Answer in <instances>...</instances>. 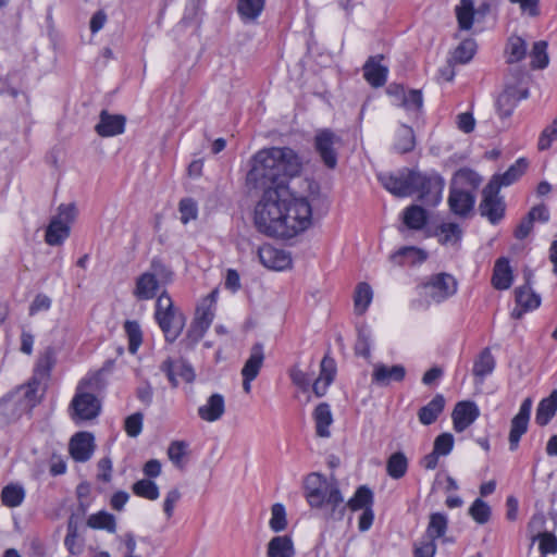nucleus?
<instances>
[{"label": "nucleus", "instance_id": "nucleus-1", "mask_svg": "<svg viewBox=\"0 0 557 557\" xmlns=\"http://www.w3.org/2000/svg\"><path fill=\"white\" fill-rule=\"evenodd\" d=\"M302 162L289 147L258 151L247 174V183L262 190L255 208L256 228L270 237L293 238L310 227L312 209L307 198H290L288 183L299 175Z\"/></svg>", "mask_w": 557, "mask_h": 557}, {"label": "nucleus", "instance_id": "nucleus-2", "mask_svg": "<svg viewBox=\"0 0 557 557\" xmlns=\"http://www.w3.org/2000/svg\"><path fill=\"white\" fill-rule=\"evenodd\" d=\"M305 497L311 508L323 510L326 520L342 521L346 513L344 496L338 481L312 472L307 475L304 484Z\"/></svg>", "mask_w": 557, "mask_h": 557}, {"label": "nucleus", "instance_id": "nucleus-3", "mask_svg": "<svg viewBox=\"0 0 557 557\" xmlns=\"http://www.w3.org/2000/svg\"><path fill=\"white\" fill-rule=\"evenodd\" d=\"M154 319L168 343H174L185 326V317L174 307L166 290H163L157 298Z\"/></svg>", "mask_w": 557, "mask_h": 557}, {"label": "nucleus", "instance_id": "nucleus-4", "mask_svg": "<svg viewBox=\"0 0 557 557\" xmlns=\"http://www.w3.org/2000/svg\"><path fill=\"white\" fill-rule=\"evenodd\" d=\"M445 186L444 178L436 171H416L411 186L412 195H418V200L430 207H436L443 199Z\"/></svg>", "mask_w": 557, "mask_h": 557}, {"label": "nucleus", "instance_id": "nucleus-5", "mask_svg": "<svg viewBox=\"0 0 557 557\" xmlns=\"http://www.w3.org/2000/svg\"><path fill=\"white\" fill-rule=\"evenodd\" d=\"M76 208L73 203L60 205L46 228L45 240L50 246L62 245L70 236V224L75 219Z\"/></svg>", "mask_w": 557, "mask_h": 557}, {"label": "nucleus", "instance_id": "nucleus-6", "mask_svg": "<svg viewBox=\"0 0 557 557\" xmlns=\"http://www.w3.org/2000/svg\"><path fill=\"white\" fill-rule=\"evenodd\" d=\"M67 412L75 424L94 420L101 412V400L92 393H86L75 388Z\"/></svg>", "mask_w": 557, "mask_h": 557}, {"label": "nucleus", "instance_id": "nucleus-7", "mask_svg": "<svg viewBox=\"0 0 557 557\" xmlns=\"http://www.w3.org/2000/svg\"><path fill=\"white\" fill-rule=\"evenodd\" d=\"M342 146V138L331 128H320L313 137V148L323 165L334 170L338 163V148Z\"/></svg>", "mask_w": 557, "mask_h": 557}, {"label": "nucleus", "instance_id": "nucleus-8", "mask_svg": "<svg viewBox=\"0 0 557 557\" xmlns=\"http://www.w3.org/2000/svg\"><path fill=\"white\" fill-rule=\"evenodd\" d=\"M499 191L496 180H491L482 190V200L479 206L481 215L493 225L504 218L506 210L504 198L499 196Z\"/></svg>", "mask_w": 557, "mask_h": 557}, {"label": "nucleus", "instance_id": "nucleus-9", "mask_svg": "<svg viewBox=\"0 0 557 557\" xmlns=\"http://www.w3.org/2000/svg\"><path fill=\"white\" fill-rule=\"evenodd\" d=\"M425 295L440 304L454 296L458 289L457 280L449 273H436L421 284Z\"/></svg>", "mask_w": 557, "mask_h": 557}, {"label": "nucleus", "instance_id": "nucleus-10", "mask_svg": "<svg viewBox=\"0 0 557 557\" xmlns=\"http://www.w3.org/2000/svg\"><path fill=\"white\" fill-rule=\"evenodd\" d=\"M416 171L403 169L397 173H383L379 175V181L383 187L397 197L412 196L411 186L414 181Z\"/></svg>", "mask_w": 557, "mask_h": 557}, {"label": "nucleus", "instance_id": "nucleus-11", "mask_svg": "<svg viewBox=\"0 0 557 557\" xmlns=\"http://www.w3.org/2000/svg\"><path fill=\"white\" fill-rule=\"evenodd\" d=\"M532 399L527 397L519 407L518 413L510 421V430L508 435L509 449L515 451L519 447L521 437L528 432Z\"/></svg>", "mask_w": 557, "mask_h": 557}, {"label": "nucleus", "instance_id": "nucleus-12", "mask_svg": "<svg viewBox=\"0 0 557 557\" xmlns=\"http://www.w3.org/2000/svg\"><path fill=\"white\" fill-rule=\"evenodd\" d=\"M215 290L210 293L196 309L191 332L199 338L206 334L215 317Z\"/></svg>", "mask_w": 557, "mask_h": 557}, {"label": "nucleus", "instance_id": "nucleus-13", "mask_svg": "<svg viewBox=\"0 0 557 557\" xmlns=\"http://www.w3.org/2000/svg\"><path fill=\"white\" fill-rule=\"evenodd\" d=\"M160 371L165 374L169 383L173 388L180 385L178 377L187 383H191L195 380V372L193 367L182 359H173L168 357L160 364Z\"/></svg>", "mask_w": 557, "mask_h": 557}, {"label": "nucleus", "instance_id": "nucleus-14", "mask_svg": "<svg viewBox=\"0 0 557 557\" xmlns=\"http://www.w3.org/2000/svg\"><path fill=\"white\" fill-rule=\"evenodd\" d=\"M260 262L268 269L284 271L292 267L290 253L271 245H263L258 249Z\"/></svg>", "mask_w": 557, "mask_h": 557}, {"label": "nucleus", "instance_id": "nucleus-15", "mask_svg": "<svg viewBox=\"0 0 557 557\" xmlns=\"http://www.w3.org/2000/svg\"><path fill=\"white\" fill-rule=\"evenodd\" d=\"M480 416V409L474 401L462 400L456 404L453 412L454 430L458 433L468 429Z\"/></svg>", "mask_w": 557, "mask_h": 557}, {"label": "nucleus", "instance_id": "nucleus-16", "mask_svg": "<svg viewBox=\"0 0 557 557\" xmlns=\"http://www.w3.org/2000/svg\"><path fill=\"white\" fill-rule=\"evenodd\" d=\"M95 437L89 432H78L70 441V454L77 462L88 461L95 449Z\"/></svg>", "mask_w": 557, "mask_h": 557}, {"label": "nucleus", "instance_id": "nucleus-17", "mask_svg": "<svg viewBox=\"0 0 557 557\" xmlns=\"http://www.w3.org/2000/svg\"><path fill=\"white\" fill-rule=\"evenodd\" d=\"M475 203V193L458 189L455 187L449 188L448 206L450 211L461 218H466L473 210Z\"/></svg>", "mask_w": 557, "mask_h": 557}, {"label": "nucleus", "instance_id": "nucleus-18", "mask_svg": "<svg viewBox=\"0 0 557 557\" xmlns=\"http://www.w3.org/2000/svg\"><path fill=\"white\" fill-rule=\"evenodd\" d=\"M337 373V367L334 358L330 354H325L320 363V373L318 379L312 384L313 393L317 397H322L326 394L329 386L333 383Z\"/></svg>", "mask_w": 557, "mask_h": 557}, {"label": "nucleus", "instance_id": "nucleus-19", "mask_svg": "<svg viewBox=\"0 0 557 557\" xmlns=\"http://www.w3.org/2000/svg\"><path fill=\"white\" fill-rule=\"evenodd\" d=\"M406 377V368L403 364L386 366L376 363L373 367L371 381L380 386H387L392 382H403Z\"/></svg>", "mask_w": 557, "mask_h": 557}, {"label": "nucleus", "instance_id": "nucleus-20", "mask_svg": "<svg viewBox=\"0 0 557 557\" xmlns=\"http://www.w3.org/2000/svg\"><path fill=\"white\" fill-rule=\"evenodd\" d=\"M125 123L126 119L123 115L110 114L103 110L100 113L99 122L95 129L101 137H112L124 133Z\"/></svg>", "mask_w": 557, "mask_h": 557}, {"label": "nucleus", "instance_id": "nucleus-21", "mask_svg": "<svg viewBox=\"0 0 557 557\" xmlns=\"http://www.w3.org/2000/svg\"><path fill=\"white\" fill-rule=\"evenodd\" d=\"M383 55L370 57L363 65V77L372 87H381L386 83L388 70L380 62Z\"/></svg>", "mask_w": 557, "mask_h": 557}, {"label": "nucleus", "instance_id": "nucleus-22", "mask_svg": "<svg viewBox=\"0 0 557 557\" xmlns=\"http://www.w3.org/2000/svg\"><path fill=\"white\" fill-rule=\"evenodd\" d=\"M533 274L528 271L524 273L525 283L515 290V298L517 306L524 308V310H535L541 305V297L534 293L531 287V278Z\"/></svg>", "mask_w": 557, "mask_h": 557}, {"label": "nucleus", "instance_id": "nucleus-23", "mask_svg": "<svg viewBox=\"0 0 557 557\" xmlns=\"http://www.w3.org/2000/svg\"><path fill=\"white\" fill-rule=\"evenodd\" d=\"M159 280L150 271L144 272L136 278L133 295L138 300L153 299L159 289Z\"/></svg>", "mask_w": 557, "mask_h": 557}, {"label": "nucleus", "instance_id": "nucleus-24", "mask_svg": "<svg viewBox=\"0 0 557 557\" xmlns=\"http://www.w3.org/2000/svg\"><path fill=\"white\" fill-rule=\"evenodd\" d=\"M513 281L512 269L509 259L500 257L496 260L493 269L492 285L495 289L506 290L510 288Z\"/></svg>", "mask_w": 557, "mask_h": 557}, {"label": "nucleus", "instance_id": "nucleus-25", "mask_svg": "<svg viewBox=\"0 0 557 557\" xmlns=\"http://www.w3.org/2000/svg\"><path fill=\"white\" fill-rule=\"evenodd\" d=\"M225 411V401L223 395L212 394L207 403L198 408V416L207 422H214L221 419Z\"/></svg>", "mask_w": 557, "mask_h": 557}, {"label": "nucleus", "instance_id": "nucleus-26", "mask_svg": "<svg viewBox=\"0 0 557 557\" xmlns=\"http://www.w3.org/2000/svg\"><path fill=\"white\" fill-rule=\"evenodd\" d=\"M428 259V252L416 246H404L391 256L393 263L404 264H421Z\"/></svg>", "mask_w": 557, "mask_h": 557}, {"label": "nucleus", "instance_id": "nucleus-27", "mask_svg": "<svg viewBox=\"0 0 557 557\" xmlns=\"http://www.w3.org/2000/svg\"><path fill=\"white\" fill-rule=\"evenodd\" d=\"M557 412V389H554L547 397L540 400L535 411V423L539 426H546Z\"/></svg>", "mask_w": 557, "mask_h": 557}, {"label": "nucleus", "instance_id": "nucleus-28", "mask_svg": "<svg viewBox=\"0 0 557 557\" xmlns=\"http://www.w3.org/2000/svg\"><path fill=\"white\" fill-rule=\"evenodd\" d=\"M315 423V434L319 437H330V426L333 423L331 406L327 403H320L312 413Z\"/></svg>", "mask_w": 557, "mask_h": 557}, {"label": "nucleus", "instance_id": "nucleus-29", "mask_svg": "<svg viewBox=\"0 0 557 557\" xmlns=\"http://www.w3.org/2000/svg\"><path fill=\"white\" fill-rule=\"evenodd\" d=\"M445 398L442 394H436L426 405L418 411L419 422L423 425L434 423L440 414L444 411Z\"/></svg>", "mask_w": 557, "mask_h": 557}, {"label": "nucleus", "instance_id": "nucleus-30", "mask_svg": "<svg viewBox=\"0 0 557 557\" xmlns=\"http://www.w3.org/2000/svg\"><path fill=\"white\" fill-rule=\"evenodd\" d=\"M481 182L482 178L475 171L462 168L455 173L450 187L475 193Z\"/></svg>", "mask_w": 557, "mask_h": 557}, {"label": "nucleus", "instance_id": "nucleus-31", "mask_svg": "<svg viewBox=\"0 0 557 557\" xmlns=\"http://www.w3.org/2000/svg\"><path fill=\"white\" fill-rule=\"evenodd\" d=\"M428 221L429 212L419 205H410L403 211V223L409 230L421 231Z\"/></svg>", "mask_w": 557, "mask_h": 557}, {"label": "nucleus", "instance_id": "nucleus-32", "mask_svg": "<svg viewBox=\"0 0 557 557\" xmlns=\"http://www.w3.org/2000/svg\"><path fill=\"white\" fill-rule=\"evenodd\" d=\"M263 361H264L263 345L260 343H257L250 349V355L242 369V376H248L249 379H256L261 370Z\"/></svg>", "mask_w": 557, "mask_h": 557}, {"label": "nucleus", "instance_id": "nucleus-33", "mask_svg": "<svg viewBox=\"0 0 557 557\" xmlns=\"http://www.w3.org/2000/svg\"><path fill=\"white\" fill-rule=\"evenodd\" d=\"M265 0H238L237 13L242 22H255L262 14Z\"/></svg>", "mask_w": 557, "mask_h": 557}, {"label": "nucleus", "instance_id": "nucleus-34", "mask_svg": "<svg viewBox=\"0 0 557 557\" xmlns=\"http://www.w3.org/2000/svg\"><path fill=\"white\" fill-rule=\"evenodd\" d=\"M528 168V161L524 158H519L513 164H511L508 170L503 174H495L491 180H496L497 185H499V189L503 186H510L515 182H517L522 174L525 172Z\"/></svg>", "mask_w": 557, "mask_h": 557}, {"label": "nucleus", "instance_id": "nucleus-35", "mask_svg": "<svg viewBox=\"0 0 557 557\" xmlns=\"http://www.w3.org/2000/svg\"><path fill=\"white\" fill-rule=\"evenodd\" d=\"M374 503L373 492L367 485H360L355 491L352 497L345 503L346 509L351 511L366 510L372 508Z\"/></svg>", "mask_w": 557, "mask_h": 557}, {"label": "nucleus", "instance_id": "nucleus-36", "mask_svg": "<svg viewBox=\"0 0 557 557\" xmlns=\"http://www.w3.org/2000/svg\"><path fill=\"white\" fill-rule=\"evenodd\" d=\"M268 557H294L295 548L292 539L287 535L274 536L268 544Z\"/></svg>", "mask_w": 557, "mask_h": 557}, {"label": "nucleus", "instance_id": "nucleus-37", "mask_svg": "<svg viewBox=\"0 0 557 557\" xmlns=\"http://www.w3.org/2000/svg\"><path fill=\"white\" fill-rule=\"evenodd\" d=\"M104 373L106 369L102 368L94 373L87 374L78 382L76 388L86 393H92L94 395H98L107 386Z\"/></svg>", "mask_w": 557, "mask_h": 557}, {"label": "nucleus", "instance_id": "nucleus-38", "mask_svg": "<svg viewBox=\"0 0 557 557\" xmlns=\"http://www.w3.org/2000/svg\"><path fill=\"white\" fill-rule=\"evenodd\" d=\"M435 236L442 245H456L462 238V230L454 222L442 223L437 226Z\"/></svg>", "mask_w": 557, "mask_h": 557}, {"label": "nucleus", "instance_id": "nucleus-39", "mask_svg": "<svg viewBox=\"0 0 557 557\" xmlns=\"http://www.w3.org/2000/svg\"><path fill=\"white\" fill-rule=\"evenodd\" d=\"M408 459L403 451L393 453L386 461V472L394 479L399 480L405 476L408 471Z\"/></svg>", "mask_w": 557, "mask_h": 557}, {"label": "nucleus", "instance_id": "nucleus-40", "mask_svg": "<svg viewBox=\"0 0 557 557\" xmlns=\"http://www.w3.org/2000/svg\"><path fill=\"white\" fill-rule=\"evenodd\" d=\"M87 525L94 530H104L109 533L116 532L115 517L106 510L90 515L87 519Z\"/></svg>", "mask_w": 557, "mask_h": 557}, {"label": "nucleus", "instance_id": "nucleus-41", "mask_svg": "<svg viewBox=\"0 0 557 557\" xmlns=\"http://www.w3.org/2000/svg\"><path fill=\"white\" fill-rule=\"evenodd\" d=\"M0 497L5 507L14 508L24 502L25 490L20 484L10 483L2 488Z\"/></svg>", "mask_w": 557, "mask_h": 557}, {"label": "nucleus", "instance_id": "nucleus-42", "mask_svg": "<svg viewBox=\"0 0 557 557\" xmlns=\"http://www.w3.org/2000/svg\"><path fill=\"white\" fill-rule=\"evenodd\" d=\"M448 529V518L443 512H433L430 515L425 535L433 540L443 537Z\"/></svg>", "mask_w": 557, "mask_h": 557}, {"label": "nucleus", "instance_id": "nucleus-43", "mask_svg": "<svg viewBox=\"0 0 557 557\" xmlns=\"http://www.w3.org/2000/svg\"><path fill=\"white\" fill-rule=\"evenodd\" d=\"M55 364L54 350L51 347L45 349L36 361L34 373L39 379H49Z\"/></svg>", "mask_w": 557, "mask_h": 557}, {"label": "nucleus", "instance_id": "nucleus-44", "mask_svg": "<svg viewBox=\"0 0 557 557\" xmlns=\"http://www.w3.org/2000/svg\"><path fill=\"white\" fill-rule=\"evenodd\" d=\"M495 368V359L488 348H484L475 359L472 372L475 376L484 379L490 375Z\"/></svg>", "mask_w": 557, "mask_h": 557}, {"label": "nucleus", "instance_id": "nucleus-45", "mask_svg": "<svg viewBox=\"0 0 557 557\" xmlns=\"http://www.w3.org/2000/svg\"><path fill=\"white\" fill-rule=\"evenodd\" d=\"M475 9L473 0H460L456 8V16L460 29L469 30L473 25Z\"/></svg>", "mask_w": 557, "mask_h": 557}, {"label": "nucleus", "instance_id": "nucleus-46", "mask_svg": "<svg viewBox=\"0 0 557 557\" xmlns=\"http://www.w3.org/2000/svg\"><path fill=\"white\" fill-rule=\"evenodd\" d=\"M414 145L413 129L410 126L403 125L397 131L394 149L399 153H407L413 150Z\"/></svg>", "mask_w": 557, "mask_h": 557}, {"label": "nucleus", "instance_id": "nucleus-47", "mask_svg": "<svg viewBox=\"0 0 557 557\" xmlns=\"http://www.w3.org/2000/svg\"><path fill=\"white\" fill-rule=\"evenodd\" d=\"M373 293L368 283H359L356 287L354 296L355 311L363 314L372 301Z\"/></svg>", "mask_w": 557, "mask_h": 557}, {"label": "nucleus", "instance_id": "nucleus-48", "mask_svg": "<svg viewBox=\"0 0 557 557\" xmlns=\"http://www.w3.org/2000/svg\"><path fill=\"white\" fill-rule=\"evenodd\" d=\"M64 546L73 555H81L84 552V542L79 540L77 525L70 520L67 523V533L64 539Z\"/></svg>", "mask_w": 557, "mask_h": 557}, {"label": "nucleus", "instance_id": "nucleus-49", "mask_svg": "<svg viewBox=\"0 0 557 557\" xmlns=\"http://www.w3.org/2000/svg\"><path fill=\"white\" fill-rule=\"evenodd\" d=\"M506 53L508 63L520 62L527 54V42L519 36H511L507 42Z\"/></svg>", "mask_w": 557, "mask_h": 557}, {"label": "nucleus", "instance_id": "nucleus-50", "mask_svg": "<svg viewBox=\"0 0 557 557\" xmlns=\"http://www.w3.org/2000/svg\"><path fill=\"white\" fill-rule=\"evenodd\" d=\"M132 490L136 496L148 500H156L160 496L158 485L149 479L138 480L133 484Z\"/></svg>", "mask_w": 557, "mask_h": 557}, {"label": "nucleus", "instance_id": "nucleus-51", "mask_svg": "<svg viewBox=\"0 0 557 557\" xmlns=\"http://www.w3.org/2000/svg\"><path fill=\"white\" fill-rule=\"evenodd\" d=\"M124 330L128 339V351L135 355L143 343V332L140 325L137 321L127 320L124 323Z\"/></svg>", "mask_w": 557, "mask_h": 557}, {"label": "nucleus", "instance_id": "nucleus-52", "mask_svg": "<svg viewBox=\"0 0 557 557\" xmlns=\"http://www.w3.org/2000/svg\"><path fill=\"white\" fill-rule=\"evenodd\" d=\"M476 51V42L473 39L462 40L453 53V61L459 64L468 63Z\"/></svg>", "mask_w": 557, "mask_h": 557}, {"label": "nucleus", "instance_id": "nucleus-53", "mask_svg": "<svg viewBox=\"0 0 557 557\" xmlns=\"http://www.w3.org/2000/svg\"><path fill=\"white\" fill-rule=\"evenodd\" d=\"M517 106V100L512 92H502L495 102L496 111L500 119L509 117Z\"/></svg>", "mask_w": 557, "mask_h": 557}, {"label": "nucleus", "instance_id": "nucleus-54", "mask_svg": "<svg viewBox=\"0 0 557 557\" xmlns=\"http://www.w3.org/2000/svg\"><path fill=\"white\" fill-rule=\"evenodd\" d=\"M532 69H545L548 65L547 44L540 40L534 42L530 53Z\"/></svg>", "mask_w": 557, "mask_h": 557}, {"label": "nucleus", "instance_id": "nucleus-55", "mask_svg": "<svg viewBox=\"0 0 557 557\" xmlns=\"http://www.w3.org/2000/svg\"><path fill=\"white\" fill-rule=\"evenodd\" d=\"M269 525L272 531L274 532H281L284 531L287 527V519H286V510L285 507L276 503L271 508V519L269 521Z\"/></svg>", "mask_w": 557, "mask_h": 557}, {"label": "nucleus", "instance_id": "nucleus-56", "mask_svg": "<svg viewBox=\"0 0 557 557\" xmlns=\"http://www.w3.org/2000/svg\"><path fill=\"white\" fill-rule=\"evenodd\" d=\"M469 515L479 524H485L491 518V507L481 498H476L469 508Z\"/></svg>", "mask_w": 557, "mask_h": 557}, {"label": "nucleus", "instance_id": "nucleus-57", "mask_svg": "<svg viewBox=\"0 0 557 557\" xmlns=\"http://www.w3.org/2000/svg\"><path fill=\"white\" fill-rule=\"evenodd\" d=\"M178 211L181 214V222L187 224L188 222L196 220L198 216V206L193 198H183L178 203Z\"/></svg>", "mask_w": 557, "mask_h": 557}, {"label": "nucleus", "instance_id": "nucleus-58", "mask_svg": "<svg viewBox=\"0 0 557 557\" xmlns=\"http://www.w3.org/2000/svg\"><path fill=\"white\" fill-rule=\"evenodd\" d=\"M355 354L363 358H369L371 355V337L370 332L366 327H360L358 330Z\"/></svg>", "mask_w": 557, "mask_h": 557}, {"label": "nucleus", "instance_id": "nucleus-59", "mask_svg": "<svg viewBox=\"0 0 557 557\" xmlns=\"http://www.w3.org/2000/svg\"><path fill=\"white\" fill-rule=\"evenodd\" d=\"M436 540L428 537L426 535L414 543L413 556L414 557H434L437 550Z\"/></svg>", "mask_w": 557, "mask_h": 557}, {"label": "nucleus", "instance_id": "nucleus-60", "mask_svg": "<svg viewBox=\"0 0 557 557\" xmlns=\"http://www.w3.org/2000/svg\"><path fill=\"white\" fill-rule=\"evenodd\" d=\"M454 443L455 441L451 433H442L438 436H436L433 444V450L435 451V454H438L440 456H447L453 450Z\"/></svg>", "mask_w": 557, "mask_h": 557}, {"label": "nucleus", "instance_id": "nucleus-61", "mask_svg": "<svg viewBox=\"0 0 557 557\" xmlns=\"http://www.w3.org/2000/svg\"><path fill=\"white\" fill-rule=\"evenodd\" d=\"M144 416L135 412L125 419L124 429L129 437H137L143 431Z\"/></svg>", "mask_w": 557, "mask_h": 557}, {"label": "nucleus", "instance_id": "nucleus-62", "mask_svg": "<svg viewBox=\"0 0 557 557\" xmlns=\"http://www.w3.org/2000/svg\"><path fill=\"white\" fill-rule=\"evenodd\" d=\"M423 106V96L421 90L411 89L408 92H404L403 107L406 110L418 111Z\"/></svg>", "mask_w": 557, "mask_h": 557}, {"label": "nucleus", "instance_id": "nucleus-63", "mask_svg": "<svg viewBox=\"0 0 557 557\" xmlns=\"http://www.w3.org/2000/svg\"><path fill=\"white\" fill-rule=\"evenodd\" d=\"M557 138V119H555L550 125L545 127L540 135L537 147L539 150L548 149L553 141Z\"/></svg>", "mask_w": 557, "mask_h": 557}, {"label": "nucleus", "instance_id": "nucleus-64", "mask_svg": "<svg viewBox=\"0 0 557 557\" xmlns=\"http://www.w3.org/2000/svg\"><path fill=\"white\" fill-rule=\"evenodd\" d=\"M539 549L542 555L557 553V537L549 532H544L539 535Z\"/></svg>", "mask_w": 557, "mask_h": 557}]
</instances>
